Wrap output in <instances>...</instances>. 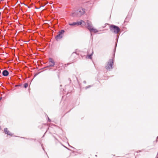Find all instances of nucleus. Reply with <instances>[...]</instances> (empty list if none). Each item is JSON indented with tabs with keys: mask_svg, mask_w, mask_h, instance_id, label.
I'll return each instance as SVG.
<instances>
[{
	"mask_svg": "<svg viewBox=\"0 0 158 158\" xmlns=\"http://www.w3.org/2000/svg\"><path fill=\"white\" fill-rule=\"evenodd\" d=\"M75 24H76V25L77 26H79V25H81L82 24H83V25H85V23L84 21H83L82 20H81L80 21L77 22H75Z\"/></svg>",
	"mask_w": 158,
	"mask_h": 158,
	"instance_id": "7",
	"label": "nucleus"
},
{
	"mask_svg": "<svg viewBox=\"0 0 158 158\" xmlns=\"http://www.w3.org/2000/svg\"><path fill=\"white\" fill-rule=\"evenodd\" d=\"M91 85H88V86H87L85 87V89H87L88 88H89L90 87H91Z\"/></svg>",
	"mask_w": 158,
	"mask_h": 158,
	"instance_id": "15",
	"label": "nucleus"
},
{
	"mask_svg": "<svg viewBox=\"0 0 158 158\" xmlns=\"http://www.w3.org/2000/svg\"><path fill=\"white\" fill-rule=\"evenodd\" d=\"M75 54V53H74V52H73V54H72V55H73V54Z\"/></svg>",
	"mask_w": 158,
	"mask_h": 158,
	"instance_id": "20",
	"label": "nucleus"
},
{
	"mask_svg": "<svg viewBox=\"0 0 158 158\" xmlns=\"http://www.w3.org/2000/svg\"><path fill=\"white\" fill-rule=\"evenodd\" d=\"M48 64L49 65L47 66L46 67H53L55 64V62L54 60L51 58H50L49 59Z\"/></svg>",
	"mask_w": 158,
	"mask_h": 158,
	"instance_id": "5",
	"label": "nucleus"
},
{
	"mask_svg": "<svg viewBox=\"0 0 158 158\" xmlns=\"http://www.w3.org/2000/svg\"><path fill=\"white\" fill-rule=\"evenodd\" d=\"M64 32V31L63 30H61L60 31H59L58 33V34L55 37L56 40H58L59 39L62 38Z\"/></svg>",
	"mask_w": 158,
	"mask_h": 158,
	"instance_id": "4",
	"label": "nucleus"
},
{
	"mask_svg": "<svg viewBox=\"0 0 158 158\" xmlns=\"http://www.w3.org/2000/svg\"><path fill=\"white\" fill-rule=\"evenodd\" d=\"M110 28L111 31L115 34H117L120 31V29L118 27L114 25H111Z\"/></svg>",
	"mask_w": 158,
	"mask_h": 158,
	"instance_id": "3",
	"label": "nucleus"
},
{
	"mask_svg": "<svg viewBox=\"0 0 158 158\" xmlns=\"http://www.w3.org/2000/svg\"><path fill=\"white\" fill-rule=\"evenodd\" d=\"M117 41L116 42V44H115V49H114V51H115V50H116V47L117 45Z\"/></svg>",
	"mask_w": 158,
	"mask_h": 158,
	"instance_id": "16",
	"label": "nucleus"
},
{
	"mask_svg": "<svg viewBox=\"0 0 158 158\" xmlns=\"http://www.w3.org/2000/svg\"><path fill=\"white\" fill-rule=\"evenodd\" d=\"M4 131L5 134H6L7 133L8 131H9L8 130L7 128H5L4 129Z\"/></svg>",
	"mask_w": 158,
	"mask_h": 158,
	"instance_id": "11",
	"label": "nucleus"
},
{
	"mask_svg": "<svg viewBox=\"0 0 158 158\" xmlns=\"http://www.w3.org/2000/svg\"><path fill=\"white\" fill-rule=\"evenodd\" d=\"M86 24L87 28L89 31H90V30L93 28V25L91 22L89 20H87L86 22Z\"/></svg>",
	"mask_w": 158,
	"mask_h": 158,
	"instance_id": "6",
	"label": "nucleus"
},
{
	"mask_svg": "<svg viewBox=\"0 0 158 158\" xmlns=\"http://www.w3.org/2000/svg\"><path fill=\"white\" fill-rule=\"evenodd\" d=\"M69 24L70 26H75L76 25L75 22H73V23H69Z\"/></svg>",
	"mask_w": 158,
	"mask_h": 158,
	"instance_id": "12",
	"label": "nucleus"
},
{
	"mask_svg": "<svg viewBox=\"0 0 158 158\" xmlns=\"http://www.w3.org/2000/svg\"><path fill=\"white\" fill-rule=\"evenodd\" d=\"M92 35V34L91 33V35Z\"/></svg>",
	"mask_w": 158,
	"mask_h": 158,
	"instance_id": "26",
	"label": "nucleus"
},
{
	"mask_svg": "<svg viewBox=\"0 0 158 158\" xmlns=\"http://www.w3.org/2000/svg\"><path fill=\"white\" fill-rule=\"evenodd\" d=\"M24 5L26 6V5L25 4H24Z\"/></svg>",
	"mask_w": 158,
	"mask_h": 158,
	"instance_id": "23",
	"label": "nucleus"
},
{
	"mask_svg": "<svg viewBox=\"0 0 158 158\" xmlns=\"http://www.w3.org/2000/svg\"><path fill=\"white\" fill-rule=\"evenodd\" d=\"M28 86V84L27 83H25L24 84V87L25 88H26Z\"/></svg>",
	"mask_w": 158,
	"mask_h": 158,
	"instance_id": "13",
	"label": "nucleus"
},
{
	"mask_svg": "<svg viewBox=\"0 0 158 158\" xmlns=\"http://www.w3.org/2000/svg\"><path fill=\"white\" fill-rule=\"evenodd\" d=\"M85 10V9L80 8L77 10H74L72 13L71 15L73 17L80 16L84 14Z\"/></svg>",
	"mask_w": 158,
	"mask_h": 158,
	"instance_id": "1",
	"label": "nucleus"
},
{
	"mask_svg": "<svg viewBox=\"0 0 158 158\" xmlns=\"http://www.w3.org/2000/svg\"><path fill=\"white\" fill-rule=\"evenodd\" d=\"M42 148H43V149H44V148H43V147H42Z\"/></svg>",
	"mask_w": 158,
	"mask_h": 158,
	"instance_id": "25",
	"label": "nucleus"
},
{
	"mask_svg": "<svg viewBox=\"0 0 158 158\" xmlns=\"http://www.w3.org/2000/svg\"><path fill=\"white\" fill-rule=\"evenodd\" d=\"M7 134L10 135H12V134L10 133V131H8L7 133Z\"/></svg>",
	"mask_w": 158,
	"mask_h": 158,
	"instance_id": "14",
	"label": "nucleus"
},
{
	"mask_svg": "<svg viewBox=\"0 0 158 158\" xmlns=\"http://www.w3.org/2000/svg\"><path fill=\"white\" fill-rule=\"evenodd\" d=\"M48 121L49 122H50L51 121V120L49 119V118L48 117Z\"/></svg>",
	"mask_w": 158,
	"mask_h": 158,
	"instance_id": "17",
	"label": "nucleus"
},
{
	"mask_svg": "<svg viewBox=\"0 0 158 158\" xmlns=\"http://www.w3.org/2000/svg\"><path fill=\"white\" fill-rule=\"evenodd\" d=\"M8 72L6 70H4L2 71V74L4 76H7L9 74Z\"/></svg>",
	"mask_w": 158,
	"mask_h": 158,
	"instance_id": "8",
	"label": "nucleus"
},
{
	"mask_svg": "<svg viewBox=\"0 0 158 158\" xmlns=\"http://www.w3.org/2000/svg\"><path fill=\"white\" fill-rule=\"evenodd\" d=\"M24 5L26 6V5L25 4H24Z\"/></svg>",
	"mask_w": 158,
	"mask_h": 158,
	"instance_id": "22",
	"label": "nucleus"
},
{
	"mask_svg": "<svg viewBox=\"0 0 158 158\" xmlns=\"http://www.w3.org/2000/svg\"><path fill=\"white\" fill-rule=\"evenodd\" d=\"M24 5L26 6V5L25 4H24Z\"/></svg>",
	"mask_w": 158,
	"mask_h": 158,
	"instance_id": "21",
	"label": "nucleus"
},
{
	"mask_svg": "<svg viewBox=\"0 0 158 158\" xmlns=\"http://www.w3.org/2000/svg\"><path fill=\"white\" fill-rule=\"evenodd\" d=\"M90 31H93L94 33H97L98 32V31L96 29L94 28H92Z\"/></svg>",
	"mask_w": 158,
	"mask_h": 158,
	"instance_id": "9",
	"label": "nucleus"
},
{
	"mask_svg": "<svg viewBox=\"0 0 158 158\" xmlns=\"http://www.w3.org/2000/svg\"><path fill=\"white\" fill-rule=\"evenodd\" d=\"M42 148H43V149H44V148H43V147H42Z\"/></svg>",
	"mask_w": 158,
	"mask_h": 158,
	"instance_id": "24",
	"label": "nucleus"
},
{
	"mask_svg": "<svg viewBox=\"0 0 158 158\" xmlns=\"http://www.w3.org/2000/svg\"><path fill=\"white\" fill-rule=\"evenodd\" d=\"M2 99V97L0 98V101Z\"/></svg>",
	"mask_w": 158,
	"mask_h": 158,
	"instance_id": "19",
	"label": "nucleus"
},
{
	"mask_svg": "<svg viewBox=\"0 0 158 158\" xmlns=\"http://www.w3.org/2000/svg\"><path fill=\"white\" fill-rule=\"evenodd\" d=\"M93 53V51H92V53L91 54H89V55H88L87 56L88 57V58H89V59H92V54Z\"/></svg>",
	"mask_w": 158,
	"mask_h": 158,
	"instance_id": "10",
	"label": "nucleus"
},
{
	"mask_svg": "<svg viewBox=\"0 0 158 158\" xmlns=\"http://www.w3.org/2000/svg\"><path fill=\"white\" fill-rule=\"evenodd\" d=\"M83 83H86V81H83Z\"/></svg>",
	"mask_w": 158,
	"mask_h": 158,
	"instance_id": "18",
	"label": "nucleus"
},
{
	"mask_svg": "<svg viewBox=\"0 0 158 158\" xmlns=\"http://www.w3.org/2000/svg\"><path fill=\"white\" fill-rule=\"evenodd\" d=\"M114 64V60L113 59H111L109 60L108 61L106 66V68L108 70H110L111 69H113Z\"/></svg>",
	"mask_w": 158,
	"mask_h": 158,
	"instance_id": "2",
	"label": "nucleus"
}]
</instances>
